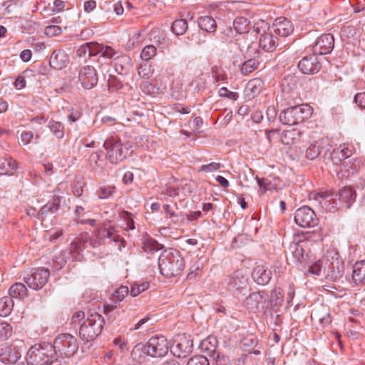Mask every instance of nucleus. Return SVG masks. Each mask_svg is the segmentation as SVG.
I'll use <instances>...</instances> for the list:
<instances>
[{
    "label": "nucleus",
    "mask_w": 365,
    "mask_h": 365,
    "mask_svg": "<svg viewBox=\"0 0 365 365\" xmlns=\"http://www.w3.org/2000/svg\"><path fill=\"white\" fill-rule=\"evenodd\" d=\"M160 273L166 277L177 276L185 267V262L180 253L165 251L158 257Z\"/></svg>",
    "instance_id": "1"
},
{
    "label": "nucleus",
    "mask_w": 365,
    "mask_h": 365,
    "mask_svg": "<svg viewBox=\"0 0 365 365\" xmlns=\"http://www.w3.org/2000/svg\"><path fill=\"white\" fill-rule=\"evenodd\" d=\"M169 350V344L164 336H156L151 337L146 345L138 344L132 351V356L135 358L138 354H147L152 357H163Z\"/></svg>",
    "instance_id": "2"
},
{
    "label": "nucleus",
    "mask_w": 365,
    "mask_h": 365,
    "mask_svg": "<svg viewBox=\"0 0 365 365\" xmlns=\"http://www.w3.org/2000/svg\"><path fill=\"white\" fill-rule=\"evenodd\" d=\"M103 323V318L99 314L94 312L88 315L79 328L81 340L86 343L96 339L102 331Z\"/></svg>",
    "instance_id": "3"
},
{
    "label": "nucleus",
    "mask_w": 365,
    "mask_h": 365,
    "mask_svg": "<svg viewBox=\"0 0 365 365\" xmlns=\"http://www.w3.org/2000/svg\"><path fill=\"white\" fill-rule=\"evenodd\" d=\"M312 109L307 104L291 106L283 110L279 115V120L286 125H293L309 118Z\"/></svg>",
    "instance_id": "4"
},
{
    "label": "nucleus",
    "mask_w": 365,
    "mask_h": 365,
    "mask_svg": "<svg viewBox=\"0 0 365 365\" xmlns=\"http://www.w3.org/2000/svg\"><path fill=\"white\" fill-rule=\"evenodd\" d=\"M103 147L107 151V158L113 163H118L126 157L127 148H124L119 138L110 136L103 143Z\"/></svg>",
    "instance_id": "5"
},
{
    "label": "nucleus",
    "mask_w": 365,
    "mask_h": 365,
    "mask_svg": "<svg viewBox=\"0 0 365 365\" xmlns=\"http://www.w3.org/2000/svg\"><path fill=\"white\" fill-rule=\"evenodd\" d=\"M52 347L61 355L70 357L76 353L78 349V343L73 335L62 334L55 339Z\"/></svg>",
    "instance_id": "6"
},
{
    "label": "nucleus",
    "mask_w": 365,
    "mask_h": 365,
    "mask_svg": "<svg viewBox=\"0 0 365 365\" xmlns=\"http://www.w3.org/2000/svg\"><path fill=\"white\" fill-rule=\"evenodd\" d=\"M50 344H35L28 350L26 361L27 365H45L48 359V351H52Z\"/></svg>",
    "instance_id": "7"
},
{
    "label": "nucleus",
    "mask_w": 365,
    "mask_h": 365,
    "mask_svg": "<svg viewBox=\"0 0 365 365\" xmlns=\"http://www.w3.org/2000/svg\"><path fill=\"white\" fill-rule=\"evenodd\" d=\"M227 288L238 298L239 295H245L249 290L248 275L242 269L235 271L228 278Z\"/></svg>",
    "instance_id": "8"
},
{
    "label": "nucleus",
    "mask_w": 365,
    "mask_h": 365,
    "mask_svg": "<svg viewBox=\"0 0 365 365\" xmlns=\"http://www.w3.org/2000/svg\"><path fill=\"white\" fill-rule=\"evenodd\" d=\"M49 276L48 269L38 267L33 269L30 274L24 277V281L29 288L38 290L47 283Z\"/></svg>",
    "instance_id": "9"
},
{
    "label": "nucleus",
    "mask_w": 365,
    "mask_h": 365,
    "mask_svg": "<svg viewBox=\"0 0 365 365\" xmlns=\"http://www.w3.org/2000/svg\"><path fill=\"white\" fill-rule=\"evenodd\" d=\"M103 239L101 235H99V230L98 231L95 237H89L88 234H83L81 238L77 239L75 241L71 242L70 248L71 252L79 255L80 252L83 249L87 248L89 245L93 248H97L103 244Z\"/></svg>",
    "instance_id": "10"
},
{
    "label": "nucleus",
    "mask_w": 365,
    "mask_h": 365,
    "mask_svg": "<svg viewBox=\"0 0 365 365\" xmlns=\"http://www.w3.org/2000/svg\"><path fill=\"white\" fill-rule=\"evenodd\" d=\"M294 222L302 227H314L318 225L319 219L311 207L302 206L295 211Z\"/></svg>",
    "instance_id": "11"
},
{
    "label": "nucleus",
    "mask_w": 365,
    "mask_h": 365,
    "mask_svg": "<svg viewBox=\"0 0 365 365\" xmlns=\"http://www.w3.org/2000/svg\"><path fill=\"white\" fill-rule=\"evenodd\" d=\"M330 149L331 145L324 139L309 142L305 150V158L310 160L324 158Z\"/></svg>",
    "instance_id": "12"
},
{
    "label": "nucleus",
    "mask_w": 365,
    "mask_h": 365,
    "mask_svg": "<svg viewBox=\"0 0 365 365\" xmlns=\"http://www.w3.org/2000/svg\"><path fill=\"white\" fill-rule=\"evenodd\" d=\"M22 341L0 347V361L5 364H15L21 356Z\"/></svg>",
    "instance_id": "13"
},
{
    "label": "nucleus",
    "mask_w": 365,
    "mask_h": 365,
    "mask_svg": "<svg viewBox=\"0 0 365 365\" xmlns=\"http://www.w3.org/2000/svg\"><path fill=\"white\" fill-rule=\"evenodd\" d=\"M192 350V339L185 334L178 335L170 347L173 354L178 358H185Z\"/></svg>",
    "instance_id": "14"
},
{
    "label": "nucleus",
    "mask_w": 365,
    "mask_h": 365,
    "mask_svg": "<svg viewBox=\"0 0 365 365\" xmlns=\"http://www.w3.org/2000/svg\"><path fill=\"white\" fill-rule=\"evenodd\" d=\"M98 81L97 71L91 66H85L79 70L78 82L85 89H91Z\"/></svg>",
    "instance_id": "15"
},
{
    "label": "nucleus",
    "mask_w": 365,
    "mask_h": 365,
    "mask_svg": "<svg viewBox=\"0 0 365 365\" xmlns=\"http://www.w3.org/2000/svg\"><path fill=\"white\" fill-rule=\"evenodd\" d=\"M334 46V38L331 34L321 35L312 47L313 53L316 55H325L331 52Z\"/></svg>",
    "instance_id": "16"
},
{
    "label": "nucleus",
    "mask_w": 365,
    "mask_h": 365,
    "mask_svg": "<svg viewBox=\"0 0 365 365\" xmlns=\"http://www.w3.org/2000/svg\"><path fill=\"white\" fill-rule=\"evenodd\" d=\"M259 54L260 51L255 46L250 45L248 46L246 52V56L248 59L242 63L240 69L242 75H248L257 68L259 64L258 59Z\"/></svg>",
    "instance_id": "17"
},
{
    "label": "nucleus",
    "mask_w": 365,
    "mask_h": 365,
    "mask_svg": "<svg viewBox=\"0 0 365 365\" xmlns=\"http://www.w3.org/2000/svg\"><path fill=\"white\" fill-rule=\"evenodd\" d=\"M267 298V294L263 292H252L249 294L248 297L242 302V304L245 307L252 312H257L259 310V307H264Z\"/></svg>",
    "instance_id": "18"
},
{
    "label": "nucleus",
    "mask_w": 365,
    "mask_h": 365,
    "mask_svg": "<svg viewBox=\"0 0 365 365\" xmlns=\"http://www.w3.org/2000/svg\"><path fill=\"white\" fill-rule=\"evenodd\" d=\"M298 68L304 74H314L321 69V64L316 54L304 56L298 63Z\"/></svg>",
    "instance_id": "19"
},
{
    "label": "nucleus",
    "mask_w": 365,
    "mask_h": 365,
    "mask_svg": "<svg viewBox=\"0 0 365 365\" xmlns=\"http://www.w3.org/2000/svg\"><path fill=\"white\" fill-rule=\"evenodd\" d=\"M274 32L280 36H287L294 31L292 22L287 18L280 16L277 18L272 26Z\"/></svg>",
    "instance_id": "20"
},
{
    "label": "nucleus",
    "mask_w": 365,
    "mask_h": 365,
    "mask_svg": "<svg viewBox=\"0 0 365 365\" xmlns=\"http://www.w3.org/2000/svg\"><path fill=\"white\" fill-rule=\"evenodd\" d=\"M61 202V197L54 196L51 200L48 201L39 210L36 214L37 217L41 220H43L44 218L48 215H56L59 210Z\"/></svg>",
    "instance_id": "21"
},
{
    "label": "nucleus",
    "mask_w": 365,
    "mask_h": 365,
    "mask_svg": "<svg viewBox=\"0 0 365 365\" xmlns=\"http://www.w3.org/2000/svg\"><path fill=\"white\" fill-rule=\"evenodd\" d=\"M311 318L318 321L322 326L328 325L331 323L329 307L323 304L317 305L311 312Z\"/></svg>",
    "instance_id": "22"
},
{
    "label": "nucleus",
    "mask_w": 365,
    "mask_h": 365,
    "mask_svg": "<svg viewBox=\"0 0 365 365\" xmlns=\"http://www.w3.org/2000/svg\"><path fill=\"white\" fill-rule=\"evenodd\" d=\"M252 277L259 285L267 284L272 278V272L264 264H257L254 268Z\"/></svg>",
    "instance_id": "23"
},
{
    "label": "nucleus",
    "mask_w": 365,
    "mask_h": 365,
    "mask_svg": "<svg viewBox=\"0 0 365 365\" xmlns=\"http://www.w3.org/2000/svg\"><path fill=\"white\" fill-rule=\"evenodd\" d=\"M338 199L341 206L349 208L356 199V192L351 187H344L338 192Z\"/></svg>",
    "instance_id": "24"
},
{
    "label": "nucleus",
    "mask_w": 365,
    "mask_h": 365,
    "mask_svg": "<svg viewBox=\"0 0 365 365\" xmlns=\"http://www.w3.org/2000/svg\"><path fill=\"white\" fill-rule=\"evenodd\" d=\"M352 155L351 150L346 146H340L332 150L330 153V159L334 165H340L346 161L347 159Z\"/></svg>",
    "instance_id": "25"
},
{
    "label": "nucleus",
    "mask_w": 365,
    "mask_h": 365,
    "mask_svg": "<svg viewBox=\"0 0 365 365\" xmlns=\"http://www.w3.org/2000/svg\"><path fill=\"white\" fill-rule=\"evenodd\" d=\"M68 61V57L62 50L54 51L49 59V65L51 68L61 70L66 67V63Z\"/></svg>",
    "instance_id": "26"
},
{
    "label": "nucleus",
    "mask_w": 365,
    "mask_h": 365,
    "mask_svg": "<svg viewBox=\"0 0 365 365\" xmlns=\"http://www.w3.org/2000/svg\"><path fill=\"white\" fill-rule=\"evenodd\" d=\"M304 135V131L293 128L284 131L281 135L280 140L284 145H292L301 141Z\"/></svg>",
    "instance_id": "27"
},
{
    "label": "nucleus",
    "mask_w": 365,
    "mask_h": 365,
    "mask_svg": "<svg viewBox=\"0 0 365 365\" xmlns=\"http://www.w3.org/2000/svg\"><path fill=\"white\" fill-rule=\"evenodd\" d=\"M361 166V161L359 159H349L344 161L340 165V172L344 177H349L356 173Z\"/></svg>",
    "instance_id": "28"
},
{
    "label": "nucleus",
    "mask_w": 365,
    "mask_h": 365,
    "mask_svg": "<svg viewBox=\"0 0 365 365\" xmlns=\"http://www.w3.org/2000/svg\"><path fill=\"white\" fill-rule=\"evenodd\" d=\"M259 46L267 52H272L277 46V37L271 32H264L260 36Z\"/></svg>",
    "instance_id": "29"
},
{
    "label": "nucleus",
    "mask_w": 365,
    "mask_h": 365,
    "mask_svg": "<svg viewBox=\"0 0 365 365\" xmlns=\"http://www.w3.org/2000/svg\"><path fill=\"white\" fill-rule=\"evenodd\" d=\"M262 82L259 78L250 80L245 89V98L247 100H251L257 96L261 91Z\"/></svg>",
    "instance_id": "30"
},
{
    "label": "nucleus",
    "mask_w": 365,
    "mask_h": 365,
    "mask_svg": "<svg viewBox=\"0 0 365 365\" xmlns=\"http://www.w3.org/2000/svg\"><path fill=\"white\" fill-rule=\"evenodd\" d=\"M352 279L356 284H365V260L355 263L353 267Z\"/></svg>",
    "instance_id": "31"
},
{
    "label": "nucleus",
    "mask_w": 365,
    "mask_h": 365,
    "mask_svg": "<svg viewBox=\"0 0 365 365\" xmlns=\"http://www.w3.org/2000/svg\"><path fill=\"white\" fill-rule=\"evenodd\" d=\"M329 195L323 193L319 194L316 197V200L319 201L322 208L328 212H334L338 210V202L335 199H328Z\"/></svg>",
    "instance_id": "32"
},
{
    "label": "nucleus",
    "mask_w": 365,
    "mask_h": 365,
    "mask_svg": "<svg viewBox=\"0 0 365 365\" xmlns=\"http://www.w3.org/2000/svg\"><path fill=\"white\" fill-rule=\"evenodd\" d=\"M27 289L23 283L16 282L10 287L9 297L12 299H23L27 296Z\"/></svg>",
    "instance_id": "33"
},
{
    "label": "nucleus",
    "mask_w": 365,
    "mask_h": 365,
    "mask_svg": "<svg viewBox=\"0 0 365 365\" xmlns=\"http://www.w3.org/2000/svg\"><path fill=\"white\" fill-rule=\"evenodd\" d=\"M199 27L208 33H213L216 31L217 24L215 20L209 16H201L197 19Z\"/></svg>",
    "instance_id": "34"
},
{
    "label": "nucleus",
    "mask_w": 365,
    "mask_h": 365,
    "mask_svg": "<svg viewBox=\"0 0 365 365\" xmlns=\"http://www.w3.org/2000/svg\"><path fill=\"white\" fill-rule=\"evenodd\" d=\"M17 168L16 162L11 158L0 160V175H12L14 170Z\"/></svg>",
    "instance_id": "35"
},
{
    "label": "nucleus",
    "mask_w": 365,
    "mask_h": 365,
    "mask_svg": "<svg viewBox=\"0 0 365 365\" xmlns=\"http://www.w3.org/2000/svg\"><path fill=\"white\" fill-rule=\"evenodd\" d=\"M14 305L13 299L9 296L0 299V317H7L11 312Z\"/></svg>",
    "instance_id": "36"
},
{
    "label": "nucleus",
    "mask_w": 365,
    "mask_h": 365,
    "mask_svg": "<svg viewBox=\"0 0 365 365\" xmlns=\"http://www.w3.org/2000/svg\"><path fill=\"white\" fill-rule=\"evenodd\" d=\"M248 26V20L242 16L235 18L233 21V29L235 33L237 34H245L247 32L249 29Z\"/></svg>",
    "instance_id": "37"
},
{
    "label": "nucleus",
    "mask_w": 365,
    "mask_h": 365,
    "mask_svg": "<svg viewBox=\"0 0 365 365\" xmlns=\"http://www.w3.org/2000/svg\"><path fill=\"white\" fill-rule=\"evenodd\" d=\"M99 235L104 240L105 237L110 239L113 242H120L123 238L118 234L115 227L110 226L108 229L99 230Z\"/></svg>",
    "instance_id": "38"
},
{
    "label": "nucleus",
    "mask_w": 365,
    "mask_h": 365,
    "mask_svg": "<svg viewBox=\"0 0 365 365\" xmlns=\"http://www.w3.org/2000/svg\"><path fill=\"white\" fill-rule=\"evenodd\" d=\"M116 62L115 63V71L120 75L126 73L128 67L130 65V58L127 56H123L117 57L115 58Z\"/></svg>",
    "instance_id": "39"
},
{
    "label": "nucleus",
    "mask_w": 365,
    "mask_h": 365,
    "mask_svg": "<svg viewBox=\"0 0 365 365\" xmlns=\"http://www.w3.org/2000/svg\"><path fill=\"white\" fill-rule=\"evenodd\" d=\"M163 246L159 244L156 240L153 239H148L144 241L143 244V250L150 254H153L155 252L160 250Z\"/></svg>",
    "instance_id": "40"
},
{
    "label": "nucleus",
    "mask_w": 365,
    "mask_h": 365,
    "mask_svg": "<svg viewBox=\"0 0 365 365\" xmlns=\"http://www.w3.org/2000/svg\"><path fill=\"white\" fill-rule=\"evenodd\" d=\"M217 340L216 337L210 336L201 342V347L202 349L211 353H215L217 346Z\"/></svg>",
    "instance_id": "41"
},
{
    "label": "nucleus",
    "mask_w": 365,
    "mask_h": 365,
    "mask_svg": "<svg viewBox=\"0 0 365 365\" xmlns=\"http://www.w3.org/2000/svg\"><path fill=\"white\" fill-rule=\"evenodd\" d=\"M173 32L177 35L180 36L185 33L187 29V23L184 19L175 20L172 25Z\"/></svg>",
    "instance_id": "42"
},
{
    "label": "nucleus",
    "mask_w": 365,
    "mask_h": 365,
    "mask_svg": "<svg viewBox=\"0 0 365 365\" xmlns=\"http://www.w3.org/2000/svg\"><path fill=\"white\" fill-rule=\"evenodd\" d=\"M182 365H210L208 359L202 355H195L182 361Z\"/></svg>",
    "instance_id": "43"
},
{
    "label": "nucleus",
    "mask_w": 365,
    "mask_h": 365,
    "mask_svg": "<svg viewBox=\"0 0 365 365\" xmlns=\"http://www.w3.org/2000/svg\"><path fill=\"white\" fill-rule=\"evenodd\" d=\"M150 287L148 282H143L141 283H133L130 289V294L135 297L139 295L141 292L147 290Z\"/></svg>",
    "instance_id": "44"
},
{
    "label": "nucleus",
    "mask_w": 365,
    "mask_h": 365,
    "mask_svg": "<svg viewBox=\"0 0 365 365\" xmlns=\"http://www.w3.org/2000/svg\"><path fill=\"white\" fill-rule=\"evenodd\" d=\"M154 72L152 66L148 62L141 64L138 68V75L140 78L148 79L150 78Z\"/></svg>",
    "instance_id": "45"
},
{
    "label": "nucleus",
    "mask_w": 365,
    "mask_h": 365,
    "mask_svg": "<svg viewBox=\"0 0 365 365\" xmlns=\"http://www.w3.org/2000/svg\"><path fill=\"white\" fill-rule=\"evenodd\" d=\"M48 127L57 138L61 139L63 137V125L62 123L60 122L50 121Z\"/></svg>",
    "instance_id": "46"
},
{
    "label": "nucleus",
    "mask_w": 365,
    "mask_h": 365,
    "mask_svg": "<svg viewBox=\"0 0 365 365\" xmlns=\"http://www.w3.org/2000/svg\"><path fill=\"white\" fill-rule=\"evenodd\" d=\"M157 49L153 45H148L144 47L140 53V58L145 61H148L156 55Z\"/></svg>",
    "instance_id": "47"
},
{
    "label": "nucleus",
    "mask_w": 365,
    "mask_h": 365,
    "mask_svg": "<svg viewBox=\"0 0 365 365\" xmlns=\"http://www.w3.org/2000/svg\"><path fill=\"white\" fill-rule=\"evenodd\" d=\"M237 34V33H235V31L233 28L227 27L221 33L220 40L223 43H230L232 41L233 38H235Z\"/></svg>",
    "instance_id": "48"
},
{
    "label": "nucleus",
    "mask_w": 365,
    "mask_h": 365,
    "mask_svg": "<svg viewBox=\"0 0 365 365\" xmlns=\"http://www.w3.org/2000/svg\"><path fill=\"white\" fill-rule=\"evenodd\" d=\"M115 187L112 185H101L98 191V195L101 199H106L112 195L115 191Z\"/></svg>",
    "instance_id": "49"
},
{
    "label": "nucleus",
    "mask_w": 365,
    "mask_h": 365,
    "mask_svg": "<svg viewBox=\"0 0 365 365\" xmlns=\"http://www.w3.org/2000/svg\"><path fill=\"white\" fill-rule=\"evenodd\" d=\"M283 302V295L281 290L274 289L271 294V304L272 307H279Z\"/></svg>",
    "instance_id": "50"
},
{
    "label": "nucleus",
    "mask_w": 365,
    "mask_h": 365,
    "mask_svg": "<svg viewBox=\"0 0 365 365\" xmlns=\"http://www.w3.org/2000/svg\"><path fill=\"white\" fill-rule=\"evenodd\" d=\"M292 255L296 262H302L305 259L304 250L302 246L296 244L294 245Z\"/></svg>",
    "instance_id": "51"
},
{
    "label": "nucleus",
    "mask_w": 365,
    "mask_h": 365,
    "mask_svg": "<svg viewBox=\"0 0 365 365\" xmlns=\"http://www.w3.org/2000/svg\"><path fill=\"white\" fill-rule=\"evenodd\" d=\"M123 83L121 81L115 76L109 75L108 79V87L110 91H118L121 88Z\"/></svg>",
    "instance_id": "52"
},
{
    "label": "nucleus",
    "mask_w": 365,
    "mask_h": 365,
    "mask_svg": "<svg viewBox=\"0 0 365 365\" xmlns=\"http://www.w3.org/2000/svg\"><path fill=\"white\" fill-rule=\"evenodd\" d=\"M89 47V56H94L99 53L101 54V51L103 48V45L100 44L97 42H89L88 43Z\"/></svg>",
    "instance_id": "53"
},
{
    "label": "nucleus",
    "mask_w": 365,
    "mask_h": 365,
    "mask_svg": "<svg viewBox=\"0 0 365 365\" xmlns=\"http://www.w3.org/2000/svg\"><path fill=\"white\" fill-rule=\"evenodd\" d=\"M257 182L263 192L269 190L276 189L277 187V185L272 184L269 178H257Z\"/></svg>",
    "instance_id": "54"
},
{
    "label": "nucleus",
    "mask_w": 365,
    "mask_h": 365,
    "mask_svg": "<svg viewBox=\"0 0 365 365\" xmlns=\"http://www.w3.org/2000/svg\"><path fill=\"white\" fill-rule=\"evenodd\" d=\"M120 216H121V218H123L126 223L125 229L127 230H132L135 229L134 221L132 217V214L130 212H129L128 211H123L121 213Z\"/></svg>",
    "instance_id": "55"
},
{
    "label": "nucleus",
    "mask_w": 365,
    "mask_h": 365,
    "mask_svg": "<svg viewBox=\"0 0 365 365\" xmlns=\"http://www.w3.org/2000/svg\"><path fill=\"white\" fill-rule=\"evenodd\" d=\"M218 93L220 96L225 97L232 101H236L239 97L237 93L230 91L226 87L220 88Z\"/></svg>",
    "instance_id": "56"
},
{
    "label": "nucleus",
    "mask_w": 365,
    "mask_h": 365,
    "mask_svg": "<svg viewBox=\"0 0 365 365\" xmlns=\"http://www.w3.org/2000/svg\"><path fill=\"white\" fill-rule=\"evenodd\" d=\"M212 356L215 361V365H227L230 361L227 356L220 354V353L217 351L213 353Z\"/></svg>",
    "instance_id": "57"
},
{
    "label": "nucleus",
    "mask_w": 365,
    "mask_h": 365,
    "mask_svg": "<svg viewBox=\"0 0 365 365\" xmlns=\"http://www.w3.org/2000/svg\"><path fill=\"white\" fill-rule=\"evenodd\" d=\"M61 31V27L54 24L48 25L45 28V34L49 36H58Z\"/></svg>",
    "instance_id": "58"
},
{
    "label": "nucleus",
    "mask_w": 365,
    "mask_h": 365,
    "mask_svg": "<svg viewBox=\"0 0 365 365\" xmlns=\"http://www.w3.org/2000/svg\"><path fill=\"white\" fill-rule=\"evenodd\" d=\"M130 293V289L127 286L120 287L114 294V297L118 301H122Z\"/></svg>",
    "instance_id": "59"
},
{
    "label": "nucleus",
    "mask_w": 365,
    "mask_h": 365,
    "mask_svg": "<svg viewBox=\"0 0 365 365\" xmlns=\"http://www.w3.org/2000/svg\"><path fill=\"white\" fill-rule=\"evenodd\" d=\"M322 263L321 260L316 261L314 262L307 270V273L319 276L322 270Z\"/></svg>",
    "instance_id": "60"
},
{
    "label": "nucleus",
    "mask_w": 365,
    "mask_h": 365,
    "mask_svg": "<svg viewBox=\"0 0 365 365\" xmlns=\"http://www.w3.org/2000/svg\"><path fill=\"white\" fill-rule=\"evenodd\" d=\"M222 167V165L219 163H211L207 165H202L200 169L201 172L210 173L212 171H215L220 169Z\"/></svg>",
    "instance_id": "61"
},
{
    "label": "nucleus",
    "mask_w": 365,
    "mask_h": 365,
    "mask_svg": "<svg viewBox=\"0 0 365 365\" xmlns=\"http://www.w3.org/2000/svg\"><path fill=\"white\" fill-rule=\"evenodd\" d=\"M163 210L165 211V215L170 219L173 220V222L176 224L178 222V215L175 213L172 209L170 205H163Z\"/></svg>",
    "instance_id": "62"
},
{
    "label": "nucleus",
    "mask_w": 365,
    "mask_h": 365,
    "mask_svg": "<svg viewBox=\"0 0 365 365\" xmlns=\"http://www.w3.org/2000/svg\"><path fill=\"white\" fill-rule=\"evenodd\" d=\"M115 54L116 51L112 47L103 45V48L101 51L102 57L107 59H112Z\"/></svg>",
    "instance_id": "63"
},
{
    "label": "nucleus",
    "mask_w": 365,
    "mask_h": 365,
    "mask_svg": "<svg viewBox=\"0 0 365 365\" xmlns=\"http://www.w3.org/2000/svg\"><path fill=\"white\" fill-rule=\"evenodd\" d=\"M354 101L360 108L365 109V92L356 93L354 96Z\"/></svg>",
    "instance_id": "64"
}]
</instances>
